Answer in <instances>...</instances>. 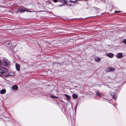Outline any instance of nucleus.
Here are the masks:
<instances>
[{
	"mask_svg": "<svg viewBox=\"0 0 126 126\" xmlns=\"http://www.w3.org/2000/svg\"><path fill=\"white\" fill-rule=\"evenodd\" d=\"M2 62L0 59V77H6L7 76L8 71L5 68L1 66Z\"/></svg>",
	"mask_w": 126,
	"mask_h": 126,
	"instance_id": "1",
	"label": "nucleus"
},
{
	"mask_svg": "<svg viewBox=\"0 0 126 126\" xmlns=\"http://www.w3.org/2000/svg\"><path fill=\"white\" fill-rule=\"evenodd\" d=\"M3 64L4 66L9 67L10 65V63L9 60L5 58H4L3 59Z\"/></svg>",
	"mask_w": 126,
	"mask_h": 126,
	"instance_id": "2",
	"label": "nucleus"
},
{
	"mask_svg": "<svg viewBox=\"0 0 126 126\" xmlns=\"http://www.w3.org/2000/svg\"><path fill=\"white\" fill-rule=\"evenodd\" d=\"M29 10V9H27L26 10V8H19L17 9V12L20 13H24L25 11H26L28 12H33V11H31L28 10Z\"/></svg>",
	"mask_w": 126,
	"mask_h": 126,
	"instance_id": "3",
	"label": "nucleus"
},
{
	"mask_svg": "<svg viewBox=\"0 0 126 126\" xmlns=\"http://www.w3.org/2000/svg\"><path fill=\"white\" fill-rule=\"evenodd\" d=\"M81 0H71L67 2V4L69 6L72 5L73 3H74L76 1H80Z\"/></svg>",
	"mask_w": 126,
	"mask_h": 126,
	"instance_id": "4",
	"label": "nucleus"
},
{
	"mask_svg": "<svg viewBox=\"0 0 126 126\" xmlns=\"http://www.w3.org/2000/svg\"><path fill=\"white\" fill-rule=\"evenodd\" d=\"M115 70V69L114 68L110 67L106 69L105 70L106 72H108L110 71H114Z\"/></svg>",
	"mask_w": 126,
	"mask_h": 126,
	"instance_id": "5",
	"label": "nucleus"
},
{
	"mask_svg": "<svg viewBox=\"0 0 126 126\" xmlns=\"http://www.w3.org/2000/svg\"><path fill=\"white\" fill-rule=\"evenodd\" d=\"M123 57V55L122 53H119L117 55V57L119 59Z\"/></svg>",
	"mask_w": 126,
	"mask_h": 126,
	"instance_id": "6",
	"label": "nucleus"
},
{
	"mask_svg": "<svg viewBox=\"0 0 126 126\" xmlns=\"http://www.w3.org/2000/svg\"><path fill=\"white\" fill-rule=\"evenodd\" d=\"M59 1H60V2H61V3H63V5L64 3H66L67 5H69L67 4V1H66L65 0H59Z\"/></svg>",
	"mask_w": 126,
	"mask_h": 126,
	"instance_id": "7",
	"label": "nucleus"
},
{
	"mask_svg": "<svg viewBox=\"0 0 126 126\" xmlns=\"http://www.w3.org/2000/svg\"><path fill=\"white\" fill-rule=\"evenodd\" d=\"M106 55L107 56L110 58H112L114 56L113 54L111 53L107 54Z\"/></svg>",
	"mask_w": 126,
	"mask_h": 126,
	"instance_id": "8",
	"label": "nucleus"
},
{
	"mask_svg": "<svg viewBox=\"0 0 126 126\" xmlns=\"http://www.w3.org/2000/svg\"><path fill=\"white\" fill-rule=\"evenodd\" d=\"M94 60L95 61L99 63L101 61V59L100 58L95 57L94 58Z\"/></svg>",
	"mask_w": 126,
	"mask_h": 126,
	"instance_id": "9",
	"label": "nucleus"
},
{
	"mask_svg": "<svg viewBox=\"0 0 126 126\" xmlns=\"http://www.w3.org/2000/svg\"><path fill=\"white\" fill-rule=\"evenodd\" d=\"M20 65L18 64L17 63H16V69L18 71L20 70Z\"/></svg>",
	"mask_w": 126,
	"mask_h": 126,
	"instance_id": "10",
	"label": "nucleus"
},
{
	"mask_svg": "<svg viewBox=\"0 0 126 126\" xmlns=\"http://www.w3.org/2000/svg\"><path fill=\"white\" fill-rule=\"evenodd\" d=\"M6 90L5 89H3L1 90L0 92V93L1 94H4L5 93Z\"/></svg>",
	"mask_w": 126,
	"mask_h": 126,
	"instance_id": "11",
	"label": "nucleus"
},
{
	"mask_svg": "<svg viewBox=\"0 0 126 126\" xmlns=\"http://www.w3.org/2000/svg\"><path fill=\"white\" fill-rule=\"evenodd\" d=\"M65 95L68 100H70V97L67 94H65Z\"/></svg>",
	"mask_w": 126,
	"mask_h": 126,
	"instance_id": "12",
	"label": "nucleus"
},
{
	"mask_svg": "<svg viewBox=\"0 0 126 126\" xmlns=\"http://www.w3.org/2000/svg\"><path fill=\"white\" fill-rule=\"evenodd\" d=\"M73 97L74 98L76 99L78 97V95L76 94H74L72 95Z\"/></svg>",
	"mask_w": 126,
	"mask_h": 126,
	"instance_id": "13",
	"label": "nucleus"
},
{
	"mask_svg": "<svg viewBox=\"0 0 126 126\" xmlns=\"http://www.w3.org/2000/svg\"><path fill=\"white\" fill-rule=\"evenodd\" d=\"M12 89L13 90H16V85H14L12 87Z\"/></svg>",
	"mask_w": 126,
	"mask_h": 126,
	"instance_id": "14",
	"label": "nucleus"
},
{
	"mask_svg": "<svg viewBox=\"0 0 126 126\" xmlns=\"http://www.w3.org/2000/svg\"><path fill=\"white\" fill-rule=\"evenodd\" d=\"M97 95L99 96L100 97V93L99 92H97L96 93Z\"/></svg>",
	"mask_w": 126,
	"mask_h": 126,
	"instance_id": "15",
	"label": "nucleus"
},
{
	"mask_svg": "<svg viewBox=\"0 0 126 126\" xmlns=\"http://www.w3.org/2000/svg\"><path fill=\"white\" fill-rule=\"evenodd\" d=\"M51 97H53V98H58V97H57V96H54L53 95H51Z\"/></svg>",
	"mask_w": 126,
	"mask_h": 126,
	"instance_id": "16",
	"label": "nucleus"
},
{
	"mask_svg": "<svg viewBox=\"0 0 126 126\" xmlns=\"http://www.w3.org/2000/svg\"><path fill=\"white\" fill-rule=\"evenodd\" d=\"M123 42L125 43V44H126V39H124L123 40Z\"/></svg>",
	"mask_w": 126,
	"mask_h": 126,
	"instance_id": "17",
	"label": "nucleus"
},
{
	"mask_svg": "<svg viewBox=\"0 0 126 126\" xmlns=\"http://www.w3.org/2000/svg\"><path fill=\"white\" fill-rule=\"evenodd\" d=\"M120 12V11H115V13H119Z\"/></svg>",
	"mask_w": 126,
	"mask_h": 126,
	"instance_id": "18",
	"label": "nucleus"
},
{
	"mask_svg": "<svg viewBox=\"0 0 126 126\" xmlns=\"http://www.w3.org/2000/svg\"><path fill=\"white\" fill-rule=\"evenodd\" d=\"M9 75H10L11 76H13L14 75V74H12V75L11 74V73H10L9 74Z\"/></svg>",
	"mask_w": 126,
	"mask_h": 126,
	"instance_id": "19",
	"label": "nucleus"
},
{
	"mask_svg": "<svg viewBox=\"0 0 126 126\" xmlns=\"http://www.w3.org/2000/svg\"><path fill=\"white\" fill-rule=\"evenodd\" d=\"M8 45V46H9L10 47H11L10 48L12 49V48L11 47H10V46L9 45H10V44L9 43V44H7Z\"/></svg>",
	"mask_w": 126,
	"mask_h": 126,
	"instance_id": "20",
	"label": "nucleus"
},
{
	"mask_svg": "<svg viewBox=\"0 0 126 126\" xmlns=\"http://www.w3.org/2000/svg\"><path fill=\"white\" fill-rule=\"evenodd\" d=\"M18 88V87L16 85V90H17Z\"/></svg>",
	"mask_w": 126,
	"mask_h": 126,
	"instance_id": "21",
	"label": "nucleus"
},
{
	"mask_svg": "<svg viewBox=\"0 0 126 126\" xmlns=\"http://www.w3.org/2000/svg\"><path fill=\"white\" fill-rule=\"evenodd\" d=\"M62 5H62H60V6H61V5Z\"/></svg>",
	"mask_w": 126,
	"mask_h": 126,
	"instance_id": "22",
	"label": "nucleus"
},
{
	"mask_svg": "<svg viewBox=\"0 0 126 126\" xmlns=\"http://www.w3.org/2000/svg\"><path fill=\"white\" fill-rule=\"evenodd\" d=\"M15 47H14V48H15Z\"/></svg>",
	"mask_w": 126,
	"mask_h": 126,
	"instance_id": "23",
	"label": "nucleus"
}]
</instances>
